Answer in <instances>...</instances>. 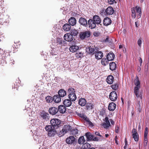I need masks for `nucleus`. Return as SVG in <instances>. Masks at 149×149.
Listing matches in <instances>:
<instances>
[{
    "mask_svg": "<svg viewBox=\"0 0 149 149\" xmlns=\"http://www.w3.org/2000/svg\"><path fill=\"white\" fill-rule=\"evenodd\" d=\"M58 112L59 111L60 113H64L66 110V107L64 105H60L58 107Z\"/></svg>",
    "mask_w": 149,
    "mask_h": 149,
    "instance_id": "dca6fc26",
    "label": "nucleus"
},
{
    "mask_svg": "<svg viewBox=\"0 0 149 149\" xmlns=\"http://www.w3.org/2000/svg\"><path fill=\"white\" fill-rule=\"evenodd\" d=\"M76 56L79 58H81L83 57V54L81 52H78L76 53Z\"/></svg>",
    "mask_w": 149,
    "mask_h": 149,
    "instance_id": "de8ad7c7",
    "label": "nucleus"
},
{
    "mask_svg": "<svg viewBox=\"0 0 149 149\" xmlns=\"http://www.w3.org/2000/svg\"><path fill=\"white\" fill-rule=\"evenodd\" d=\"M61 123V120L58 119L54 118L50 120V123L54 129L59 127Z\"/></svg>",
    "mask_w": 149,
    "mask_h": 149,
    "instance_id": "f257e3e1",
    "label": "nucleus"
},
{
    "mask_svg": "<svg viewBox=\"0 0 149 149\" xmlns=\"http://www.w3.org/2000/svg\"><path fill=\"white\" fill-rule=\"evenodd\" d=\"M45 99L47 102L48 103L52 102L53 101V97L51 96H48L45 97Z\"/></svg>",
    "mask_w": 149,
    "mask_h": 149,
    "instance_id": "37998d69",
    "label": "nucleus"
},
{
    "mask_svg": "<svg viewBox=\"0 0 149 149\" xmlns=\"http://www.w3.org/2000/svg\"><path fill=\"white\" fill-rule=\"evenodd\" d=\"M98 49V48L97 47L93 48L91 47H90L86 49V51H87L88 50L89 51L88 52V54L92 55L95 54V52L97 51Z\"/></svg>",
    "mask_w": 149,
    "mask_h": 149,
    "instance_id": "1a4fd4ad",
    "label": "nucleus"
},
{
    "mask_svg": "<svg viewBox=\"0 0 149 149\" xmlns=\"http://www.w3.org/2000/svg\"><path fill=\"white\" fill-rule=\"evenodd\" d=\"M142 102L141 101L139 100H136V108L140 112L141 110V104Z\"/></svg>",
    "mask_w": 149,
    "mask_h": 149,
    "instance_id": "cd10ccee",
    "label": "nucleus"
},
{
    "mask_svg": "<svg viewBox=\"0 0 149 149\" xmlns=\"http://www.w3.org/2000/svg\"><path fill=\"white\" fill-rule=\"evenodd\" d=\"M117 95L116 93L114 91L111 92L109 95L110 99L112 101H115L117 98Z\"/></svg>",
    "mask_w": 149,
    "mask_h": 149,
    "instance_id": "0eeeda50",
    "label": "nucleus"
},
{
    "mask_svg": "<svg viewBox=\"0 0 149 149\" xmlns=\"http://www.w3.org/2000/svg\"><path fill=\"white\" fill-rule=\"evenodd\" d=\"M134 84L136 86H140V82L138 79H135L134 80Z\"/></svg>",
    "mask_w": 149,
    "mask_h": 149,
    "instance_id": "09e8293b",
    "label": "nucleus"
},
{
    "mask_svg": "<svg viewBox=\"0 0 149 149\" xmlns=\"http://www.w3.org/2000/svg\"><path fill=\"white\" fill-rule=\"evenodd\" d=\"M58 93V95L61 97H63L66 95V91L62 89L59 90Z\"/></svg>",
    "mask_w": 149,
    "mask_h": 149,
    "instance_id": "5701e85b",
    "label": "nucleus"
},
{
    "mask_svg": "<svg viewBox=\"0 0 149 149\" xmlns=\"http://www.w3.org/2000/svg\"><path fill=\"white\" fill-rule=\"evenodd\" d=\"M78 103L80 105L84 106H85L86 103V100L85 99L81 98L79 100Z\"/></svg>",
    "mask_w": 149,
    "mask_h": 149,
    "instance_id": "c85d7f7f",
    "label": "nucleus"
},
{
    "mask_svg": "<svg viewBox=\"0 0 149 149\" xmlns=\"http://www.w3.org/2000/svg\"><path fill=\"white\" fill-rule=\"evenodd\" d=\"M105 114V112L104 111H102L100 112V115L102 116H103Z\"/></svg>",
    "mask_w": 149,
    "mask_h": 149,
    "instance_id": "774afa93",
    "label": "nucleus"
},
{
    "mask_svg": "<svg viewBox=\"0 0 149 149\" xmlns=\"http://www.w3.org/2000/svg\"><path fill=\"white\" fill-rule=\"evenodd\" d=\"M40 115L41 118L46 120H47L49 118V114L44 111H42L40 112Z\"/></svg>",
    "mask_w": 149,
    "mask_h": 149,
    "instance_id": "39448f33",
    "label": "nucleus"
},
{
    "mask_svg": "<svg viewBox=\"0 0 149 149\" xmlns=\"http://www.w3.org/2000/svg\"><path fill=\"white\" fill-rule=\"evenodd\" d=\"M68 93L69 94H75V90L73 88L70 87L68 89Z\"/></svg>",
    "mask_w": 149,
    "mask_h": 149,
    "instance_id": "4c0bfd02",
    "label": "nucleus"
},
{
    "mask_svg": "<svg viewBox=\"0 0 149 149\" xmlns=\"http://www.w3.org/2000/svg\"><path fill=\"white\" fill-rule=\"evenodd\" d=\"M88 122L90 126L93 127L94 126L93 123L92 122H91V121H90V120Z\"/></svg>",
    "mask_w": 149,
    "mask_h": 149,
    "instance_id": "603ef678",
    "label": "nucleus"
},
{
    "mask_svg": "<svg viewBox=\"0 0 149 149\" xmlns=\"http://www.w3.org/2000/svg\"><path fill=\"white\" fill-rule=\"evenodd\" d=\"M141 43H142L141 40L140 39H139L138 40L137 43H138V45H139V47H141Z\"/></svg>",
    "mask_w": 149,
    "mask_h": 149,
    "instance_id": "864d4df0",
    "label": "nucleus"
},
{
    "mask_svg": "<svg viewBox=\"0 0 149 149\" xmlns=\"http://www.w3.org/2000/svg\"><path fill=\"white\" fill-rule=\"evenodd\" d=\"M68 22L70 25L73 26L76 23V20L74 17H71L69 19Z\"/></svg>",
    "mask_w": 149,
    "mask_h": 149,
    "instance_id": "4be33fe9",
    "label": "nucleus"
},
{
    "mask_svg": "<svg viewBox=\"0 0 149 149\" xmlns=\"http://www.w3.org/2000/svg\"><path fill=\"white\" fill-rule=\"evenodd\" d=\"M110 69L111 70H114L116 69V64L113 62H111L109 64Z\"/></svg>",
    "mask_w": 149,
    "mask_h": 149,
    "instance_id": "c9c22d12",
    "label": "nucleus"
},
{
    "mask_svg": "<svg viewBox=\"0 0 149 149\" xmlns=\"http://www.w3.org/2000/svg\"><path fill=\"white\" fill-rule=\"evenodd\" d=\"M116 104L114 102H111L110 103L108 106V109L111 111H113L116 108Z\"/></svg>",
    "mask_w": 149,
    "mask_h": 149,
    "instance_id": "b1692460",
    "label": "nucleus"
},
{
    "mask_svg": "<svg viewBox=\"0 0 149 149\" xmlns=\"http://www.w3.org/2000/svg\"><path fill=\"white\" fill-rule=\"evenodd\" d=\"M86 107L87 110H92L93 108L94 105L91 103H87Z\"/></svg>",
    "mask_w": 149,
    "mask_h": 149,
    "instance_id": "e433bc0d",
    "label": "nucleus"
},
{
    "mask_svg": "<svg viewBox=\"0 0 149 149\" xmlns=\"http://www.w3.org/2000/svg\"><path fill=\"white\" fill-rule=\"evenodd\" d=\"M95 134L97 136H100V138L103 137V136L100 134V133L98 132H95Z\"/></svg>",
    "mask_w": 149,
    "mask_h": 149,
    "instance_id": "4d7b16f0",
    "label": "nucleus"
},
{
    "mask_svg": "<svg viewBox=\"0 0 149 149\" xmlns=\"http://www.w3.org/2000/svg\"><path fill=\"white\" fill-rule=\"evenodd\" d=\"M115 57V55L113 52H110L107 56V60L112 61L113 60Z\"/></svg>",
    "mask_w": 149,
    "mask_h": 149,
    "instance_id": "393cba45",
    "label": "nucleus"
},
{
    "mask_svg": "<svg viewBox=\"0 0 149 149\" xmlns=\"http://www.w3.org/2000/svg\"><path fill=\"white\" fill-rule=\"evenodd\" d=\"M63 28L65 31H69L71 29L70 25L69 24H65L63 26Z\"/></svg>",
    "mask_w": 149,
    "mask_h": 149,
    "instance_id": "f704fd0d",
    "label": "nucleus"
},
{
    "mask_svg": "<svg viewBox=\"0 0 149 149\" xmlns=\"http://www.w3.org/2000/svg\"><path fill=\"white\" fill-rule=\"evenodd\" d=\"M57 53L56 52H54V50H52V52H51V54L52 55H55L57 54Z\"/></svg>",
    "mask_w": 149,
    "mask_h": 149,
    "instance_id": "052dcab7",
    "label": "nucleus"
},
{
    "mask_svg": "<svg viewBox=\"0 0 149 149\" xmlns=\"http://www.w3.org/2000/svg\"><path fill=\"white\" fill-rule=\"evenodd\" d=\"M49 111L50 114L54 115L58 112V108L55 107H51L49 108Z\"/></svg>",
    "mask_w": 149,
    "mask_h": 149,
    "instance_id": "f3484780",
    "label": "nucleus"
},
{
    "mask_svg": "<svg viewBox=\"0 0 149 149\" xmlns=\"http://www.w3.org/2000/svg\"><path fill=\"white\" fill-rule=\"evenodd\" d=\"M119 84L117 83H114L111 86V88L114 90H116Z\"/></svg>",
    "mask_w": 149,
    "mask_h": 149,
    "instance_id": "a18cd8bd",
    "label": "nucleus"
},
{
    "mask_svg": "<svg viewBox=\"0 0 149 149\" xmlns=\"http://www.w3.org/2000/svg\"><path fill=\"white\" fill-rule=\"evenodd\" d=\"M92 19L96 24H99L101 22V18L98 15H95L94 16Z\"/></svg>",
    "mask_w": 149,
    "mask_h": 149,
    "instance_id": "4468645a",
    "label": "nucleus"
},
{
    "mask_svg": "<svg viewBox=\"0 0 149 149\" xmlns=\"http://www.w3.org/2000/svg\"><path fill=\"white\" fill-rule=\"evenodd\" d=\"M77 115L80 117L82 118H84V116H85L84 114H82V113H78V114H77Z\"/></svg>",
    "mask_w": 149,
    "mask_h": 149,
    "instance_id": "6e6d98bb",
    "label": "nucleus"
},
{
    "mask_svg": "<svg viewBox=\"0 0 149 149\" xmlns=\"http://www.w3.org/2000/svg\"><path fill=\"white\" fill-rule=\"evenodd\" d=\"M114 77L111 75H109L107 79V81L108 84H111L113 83V81Z\"/></svg>",
    "mask_w": 149,
    "mask_h": 149,
    "instance_id": "c756f323",
    "label": "nucleus"
},
{
    "mask_svg": "<svg viewBox=\"0 0 149 149\" xmlns=\"http://www.w3.org/2000/svg\"><path fill=\"white\" fill-rule=\"evenodd\" d=\"M88 25L89 27L91 29H94L96 27V24L94 22L92 19H90L88 21Z\"/></svg>",
    "mask_w": 149,
    "mask_h": 149,
    "instance_id": "2eb2a0df",
    "label": "nucleus"
},
{
    "mask_svg": "<svg viewBox=\"0 0 149 149\" xmlns=\"http://www.w3.org/2000/svg\"><path fill=\"white\" fill-rule=\"evenodd\" d=\"M140 86H136L134 87V90L138 91L140 88Z\"/></svg>",
    "mask_w": 149,
    "mask_h": 149,
    "instance_id": "bf43d9fd",
    "label": "nucleus"
},
{
    "mask_svg": "<svg viewBox=\"0 0 149 149\" xmlns=\"http://www.w3.org/2000/svg\"><path fill=\"white\" fill-rule=\"evenodd\" d=\"M78 130L77 129H75L72 130L70 132V134L73 135H77L78 134Z\"/></svg>",
    "mask_w": 149,
    "mask_h": 149,
    "instance_id": "c03bdc74",
    "label": "nucleus"
},
{
    "mask_svg": "<svg viewBox=\"0 0 149 149\" xmlns=\"http://www.w3.org/2000/svg\"><path fill=\"white\" fill-rule=\"evenodd\" d=\"M108 3L112 5L115 3H116V2L115 0H108Z\"/></svg>",
    "mask_w": 149,
    "mask_h": 149,
    "instance_id": "8fccbe9b",
    "label": "nucleus"
},
{
    "mask_svg": "<svg viewBox=\"0 0 149 149\" xmlns=\"http://www.w3.org/2000/svg\"><path fill=\"white\" fill-rule=\"evenodd\" d=\"M134 93L135 95H137V94L139 93L138 92V91L134 90Z\"/></svg>",
    "mask_w": 149,
    "mask_h": 149,
    "instance_id": "338daca9",
    "label": "nucleus"
},
{
    "mask_svg": "<svg viewBox=\"0 0 149 149\" xmlns=\"http://www.w3.org/2000/svg\"><path fill=\"white\" fill-rule=\"evenodd\" d=\"M65 141L67 144L73 146L75 145L77 143L75 138L73 136H70L67 137Z\"/></svg>",
    "mask_w": 149,
    "mask_h": 149,
    "instance_id": "7ed1b4c3",
    "label": "nucleus"
},
{
    "mask_svg": "<svg viewBox=\"0 0 149 149\" xmlns=\"http://www.w3.org/2000/svg\"><path fill=\"white\" fill-rule=\"evenodd\" d=\"M111 20L108 17H105L103 20V24L105 26L109 25L111 24Z\"/></svg>",
    "mask_w": 149,
    "mask_h": 149,
    "instance_id": "aec40b11",
    "label": "nucleus"
},
{
    "mask_svg": "<svg viewBox=\"0 0 149 149\" xmlns=\"http://www.w3.org/2000/svg\"><path fill=\"white\" fill-rule=\"evenodd\" d=\"M85 136L88 141H91L94 137V136L90 132H87L85 134Z\"/></svg>",
    "mask_w": 149,
    "mask_h": 149,
    "instance_id": "2f4dec72",
    "label": "nucleus"
},
{
    "mask_svg": "<svg viewBox=\"0 0 149 149\" xmlns=\"http://www.w3.org/2000/svg\"><path fill=\"white\" fill-rule=\"evenodd\" d=\"M69 99H65L64 100L63 102L64 105L66 107H69L72 104V102Z\"/></svg>",
    "mask_w": 149,
    "mask_h": 149,
    "instance_id": "6ab92c4d",
    "label": "nucleus"
},
{
    "mask_svg": "<svg viewBox=\"0 0 149 149\" xmlns=\"http://www.w3.org/2000/svg\"><path fill=\"white\" fill-rule=\"evenodd\" d=\"M70 127L69 125H67L64 127L61 130L57 132L56 134L59 137L63 136L65 134L67 133L70 130Z\"/></svg>",
    "mask_w": 149,
    "mask_h": 149,
    "instance_id": "f03ea898",
    "label": "nucleus"
},
{
    "mask_svg": "<svg viewBox=\"0 0 149 149\" xmlns=\"http://www.w3.org/2000/svg\"><path fill=\"white\" fill-rule=\"evenodd\" d=\"M133 9H132V13H135L136 10L135 9V8H133Z\"/></svg>",
    "mask_w": 149,
    "mask_h": 149,
    "instance_id": "e2e57ef3",
    "label": "nucleus"
},
{
    "mask_svg": "<svg viewBox=\"0 0 149 149\" xmlns=\"http://www.w3.org/2000/svg\"><path fill=\"white\" fill-rule=\"evenodd\" d=\"M148 133V130L147 127H146L145 130L144 136V145L146 146L147 143V135Z\"/></svg>",
    "mask_w": 149,
    "mask_h": 149,
    "instance_id": "ddd939ff",
    "label": "nucleus"
},
{
    "mask_svg": "<svg viewBox=\"0 0 149 149\" xmlns=\"http://www.w3.org/2000/svg\"><path fill=\"white\" fill-rule=\"evenodd\" d=\"M91 146L88 143H84L82 146V148L83 149H89Z\"/></svg>",
    "mask_w": 149,
    "mask_h": 149,
    "instance_id": "ea45409f",
    "label": "nucleus"
},
{
    "mask_svg": "<svg viewBox=\"0 0 149 149\" xmlns=\"http://www.w3.org/2000/svg\"><path fill=\"white\" fill-rule=\"evenodd\" d=\"M91 35L90 32L88 31H86L84 32H81L79 36L81 39H84L85 38L90 37Z\"/></svg>",
    "mask_w": 149,
    "mask_h": 149,
    "instance_id": "20e7f679",
    "label": "nucleus"
},
{
    "mask_svg": "<svg viewBox=\"0 0 149 149\" xmlns=\"http://www.w3.org/2000/svg\"><path fill=\"white\" fill-rule=\"evenodd\" d=\"M68 97L70 100L72 102L74 101L77 98V97L75 94H68Z\"/></svg>",
    "mask_w": 149,
    "mask_h": 149,
    "instance_id": "72a5a7b5",
    "label": "nucleus"
},
{
    "mask_svg": "<svg viewBox=\"0 0 149 149\" xmlns=\"http://www.w3.org/2000/svg\"><path fill=\"white\" fill-rule=\"evenodd\" d=\"M95 58L97 59H101L103 56V53L101 51H99L98 50L96 52L95 54Z\"/></svg>",
    "mask_w": 149,
    "mask_h": 149,
    "instance_id": "a211bd4d",
    "label": "nucleus"
},
{
    "mask_svg": "<svg viewBox=\"0 0 149 149\" xmlns=\"http://www.w3.org/2000/svg\"><path fill=\"white\" fill-rule=\"evenodd\" d=\"M93 35L95 36H97L99 35V33L97 32H95L93 33Z\"/></svg>",
    "mask_w": 149,
    "mask_h": 149,
    "instance_id": "680f3d73",
    "label": "nucleus"
},
{
    "mask_svg": "<svg viewBox=\"0 0 149 149\" xmlns=\"http://www.w3.org/2000/svg\"><path fill=\"white\" fill-rule=\"evenodd\" d=\"M136 100H140L141 101V102H142V96H143V92H140V94L138 93L137 94V95H136Z\"/></svg>",
    "mask_w": 149,
    "mask_h": 149,
    "instance_id": "58836bf2",
    "label": "nucleus"
},
{
    "mask_svg": "<svg viewBox=\"0 0 149 149\" xmlns=\"http://www.w3.org/2000/svg\"><path fill=\"white\" fill-rule=\"evenodd\" d=\"M100 138H98L97 137H93V139H92V140H93V141H99L100 140Z\"/></svg>",
    "mask_w": 149,
    "mask_h": 149,
    "instance_id": "3c124183",
    "label": "nucleus"
},
{
    "mask_svg": "<svg viewBox=\"0 0 149 149\" xmlns=\"http://www.w3.org/2000/svg\"><path fill=\"white\" fill-rule=\"evenodd\" d=\"M135 26L137 27L139 25V22L137 21L136 22H135Z\"/></svg>",
    "mask_w": 149,
    "mask_h": 149,
    "instance_id": "0e129e2a",
    "label": "nucleus"
},
{
    "mask_svg": "<svg viewBox=\"0 0 149 149\" xmlns=\"http://www.w3.org/2000/svg\"><path fill=\"white\" fill-rule=\"evenodd\" d=\"M132 133L133 138L134 139V141H138L139 136L136 130L135 129H133L132 130Z\"/></svg>",
    "mask_w": 149,
    "mask_h": 149,
    "instance_id": "f8f14e48",
    "label": "nucleus"
},
{
    "mask_svg": "<svg viewBox=\"0 0 149 149\" xmlns=\"http://www.w3.org/2000/svg\"><path fill=\"white\" fill-rule=\"evenodd\" d=\"M103 121L105 122L103 123L102 125L104 128L107 129H108L110 126V124L108 118L107 117H105V118L103 119Z\"/></svg>",
    "mask_w": 149,
    "mask_h": 149,
    "instance_id": "423d86ee",
    "label": "nucleus"
},
{
    "mask_svg": "<svg viewBox=\"0 0 149 149\" xmlns=\"http://www.w3.org/2000/svg\"><path fill=\"white\" fill-rule=\"evenodd\" d=\"M79 22L81 25L83 26L86 27L88 26V22L86 19L84 18L81 17L79 18Z\"/></svg>",
    "mask_w": 149,
    "mask_h": 149,
    "instance_id": "6e6552de",
    "label": "nucleus"
},
{
    "mask_svg": "<svg viewBox=\"0 0 149 149\" xmlns=\"http://www.w3.org/2000/svg\"><path fill=\"white\" fill-rule=\"evenodd\" d=\"M85 141L84 136H82L79 137L78 140V143L79 144H84Z\"/></svg>",
    "mask_w": 149,
    "mask_h": 149,
    "instance_id": "79ce46f5",
    "label": "nucleus"
},
{
    "mask_svg": "<svg viewBox=\"0 0 149 149\" xmlns=\"http://www.w3.org/2000/svg\"><path fill=\"white\" fill-rule=\"evenodd\" d=\"M119 127L118 126L116 125L115 127V132L116 133L118 132Z\"/></svg>",
    "mask_w": 149,
    "mask_h": 149,
    "instance_id": "5fc2aeb1",
    "label": "nucleus"
},
{
    "mask_svg": "<svg viewBox=\"0 0 149 149\" xmlns=\"http://www.w3.org/2000/svg\"><path fill=\"white\" fill-rule=\"evenodd\" d=\"M55 129L53 128L50 131H49V132L48 133V135L49 136H54L56 134L57 132Z\"/></svg>",
    "mask_w": 149,
    "mask_h": 149,
    "instance_id": "473e14b6",
    "label": "nucleus"
},
{
    "mask_svg": "<svg viewBox=\"0 0 149 149\" xmlns=\"http://www.w3.org/2000/svg\"><path fill=\"white\" fill-rule=\"evenodd\" d=\"M64 40L68 42H71L73 40V37L70 33H68L65 34L64 36Z\"/></svg>",
    "mask_w": 149,
    "mask_h": 149,
    "instance_id": "9b49d317",
    "label": "nucleus"
},
{
    "mask_svg": "<svg viewBox=\"0 0 149 149\" xmlns=\"http://www.w3.org/2000/svg\"><path fill=\"white\" fill-rule=\"evenodd\" d=\"M61 97L58 95H54L53 97V101L56 103H59L61 101Z\"/></svg>",
    "mask_w": 149,
    "mask_h": 149,
    "instance_id": "a878e982",
    "label": "nucleus"
},
{
    "mask_svg": "<svg viewBox=\"0 0 149 149\" xmlns=\"http://www.w3.org/2000/svg\"><path fill=\"white\" fill-rule=\"evenodd\" d=\"M57 41L58 44H59V45L61 46H65L67 44V42L65 41L60 38L58 39Z\"/></svg>",
    "mask_w": 149,
    "mask_h": 149,
    "instance_id": "7c9ffc66",
    "label": "nucleus"
},
{
    "mask_svg": "<svg viewBox=\"0 0 149 149\" xmlns=\"http://www.w3.org/2000/svg\"><path fill=\"white\" fill-rule=\"evenodd\" d=\"M110 120L111 123L112 125H114V123H115L114 122L112 119H110Z\"/></svg>",
    "mask_w": 149,
    "mask_h": 149,
    "instance_id": "69168bd1",
    "label": "nucleus"
},
{
    "mask_svg": "<svg viewBox=\"0 0 149 149\" xmlns=\"http://www.w3.org/2000/svg\"><path fill=\"white\" fill-rule=\"evenodd\" d=\"M52 127H53L52 125H47L46 126L45 129L46 131L49 132V131H50L53 129V127L52 128Z\"/></svg>",
    "mask_w": 149,
    "mask_h": 149,
    "instance_id": "49530a36",
    "label": "nucleus"
},
{
    "mask_svg": "<svg viewBox=\"0 0 149 149\" xmlns=\"http://www.w3.org/2000/svg\"><path fill=\"white\" fill-rule=\"evenodd\" d=\"M114 10L112 7L110 6L107 7L105 10L104 14H106L107 15H112L114 13Z\"/></svg>",
    "mask_w": 149,
    "mask_h": 149,
    "instance_id": "9d476101",
    "label": "nucleus"
},
{
    "mask_svg": "<svg viewBox=\"0 0 149 149\" xmlns=\"http://www.w3.org/2000/svg\"><path fill=\"white\" fill-rule=\"evenodd\" d=\"M83 118L87 122L89 120V119L87 118V117L85 115Z\"/></svg>",
    "mask_w": 149,
    "mask_h": 149,
    "instance_id": "13d9d810",
    "label": "nucleus"
},
{
    "mask_svg": "<svg viewBox=\"0 0 149 149\" xmlns=\"http://www.w3.org/2000/svg\"><path fill=\"white\" fill-rule=\"evenodd\" d=\"M79 49V47L77 45H72L70 47L69 50L70 52H76Z\"/></svg>",
    "mask_w": 149,
    "mask_h": 149,
    "instance_id": "bb28decb",
    "label": "nucleus"
},
{
    "mask_svg": "<svg viewBox=\"0 0 149 149\" xmlns=\"http://www.w3.org/2000/svg\"><path fill=\"white\" fill-rule=\"evenodd\" d=\"M135 9L136 10V13H137V17L138 19L140 18L141 15V9L140 7L136 6L135 7Z\"/></svg>",
    "mask_w": 149,
    "mask_h": 149,
    "instance_id": "412c9836",
    "label": "nucleus"
},
{
    "mask_svg": "<svg viewBox=\"0 0 149 149\" xmlns=\"http://www.w3.org/2000/svg\"><path fill=\"white\" fill-rule=\"evenodd\" d=\"M69 33L73 37L77 36L78 32L76 30L74 29L71 30Z\"/></svg>",
    "mask_w": 149,
    "mask_h": 149,
    "instance_id": "a19ab883",
    "label": "nucleus"
}]
</instances>
